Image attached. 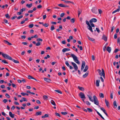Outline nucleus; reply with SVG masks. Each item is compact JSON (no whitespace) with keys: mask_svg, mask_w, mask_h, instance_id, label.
<instances>
[{"mask_svg":"<svg viewBox=\"0 0 120 120\" xmlns=\"http://www.w3.org/2000/svg\"><path fill=\"white\" fill-rule=\"evenodd\" d=\"M33 77L32 76H31L29 75L28 76V78L29 79H33Z\"/></svg>","mask_w":120,"mask_h":120,"instance_id":"obj_52","label":"nucleus"},{"mask_svg":"<svg viewBox=\"0 0 120 120\" xmlns=\"http://www.w3.org/2000/svg\"><path fill=\"white\" fill-rule=\"evenodd\" d=\"M88 72H87L86 73L83 75V77L84 78H85L88 75Z\"/></svg>","mask_w":120,"mask_h":120,"instance_id":"obj_24","label":"nucleus"},{"mask_svg":"<svg viewBox=\"0 0 120 120\" xmlns=\"http://www.w3.org/2000/svg\"><path fill=\"white\" fill-rule=\"evenodd\" d=\"M87 109L88 111L89 112H92V110L90 108H87Z\"/></svg>","mask_w":120,"mask_h":120,"instance_id":"obj_44","label":"nucleus"},{"mask_svg":"<svg viewBox=\"0 0 120 120\" xmlns=\"http://www.w3.org/2000/svg\"><path fill=\"white\" fill-rule=\"evenodd\" d=\"M65 64L68 67H69L70 66V65L68 63V62L67 61H66Z\"/></svg>","mask_w":120,"mask_h":120,"instance_id":"obj_50","label":"nucleus"},{"mask_svg":"<svg viewBox=\"0 0 120 120\" xmlns=\"http://www.w3.org/2000/svg\"><path fill=\"white\" fill-rule=\"evenodd\" d=\"M42 6L41 5H39L37 6V8H42Z\"/></svg>","mask_w":120,"mask_h":120,"instance_id":"obj_63","label":"nucleus"},{"mask_svg":"<svg viewBox=\"0 0 120 120\" xmlns=\"http://www.w3.org/2000/svg\"><path fill=\"white\" fill-rule=\"evenodd\" d=\"M102 74L101 75H100L101 76H103V77L104 78H105V72L104 70L103 69H102Z\"/></svg>","mask_w":120,"mask_h":120,"instance_id":"obj_14","label":"nucleus"},{"mask_svg":"<svg viewBox=\"0 0 120 120\" xmlns=\"http://www.w3.org/2000/svg\"><path fill=\"white\" fill-rule=\"evenodd\" d=\"M5 16L6 18L8 19H9L10 18V16L8 14H7L5 15Z\"/></svg>","mask_w":120,"mask_h":120,"instance_id":"obj_42","label":"nucleus"},{"mask_svg":"<svg viewBox=\"0 0 120 120\" xmlns=\"http://www.w3.org/2000/svg\"><path fill=\"white\" fill-rule=\"evenodd\" d=\"M88 66L86 65L85 67V69L83 70V72H86L88 70Z\"/></svg>","mask_w":120,"mask_h":120,"instance_id":"obj_25","label":"nucleus"},{"mask_svg":"<svg viewBox=\"0 0 120 120\" xmlns=\"http://www.w3.org/2000/svg\"><path fill=\"white\" fill-rule=\"evenodd\" d=\"M100 82V80H96V86H97L98 87L99 86V82Z\"/></svg>","mask_w":120,"mask_h":120,"instance_id":"obj_20","label":"nucleus"},{"mask_svg":"<svg viewBox=\"0 0 120 120\" xmlns=\"http://www.w3.org/2000/svg\"><path fill=\"white\" fill-rule=\"evenodd\" d=\"M36 41L38 42H39L40 41H43V40L42 39L39 38L37 39L36 40Z\"/></svg>","mask_w":120,"mask_h":120,"instance_id":"obj_35","label":"nucleus"},{"mask_svg":"<svg viewBox=\"0 0 120 120\" xmlns=\"http://www.w3.org/2000/svg\"><path fill=\"white\" fill-rule=\"evenodd\" d=\"M11 60L12 61H13L15 63H19V62L18 60H15L13 59L12 58H11Z\"/></svg>","mask_w":120,"mask_h":120,"instance_id":"obj_15","label":"nucleus"},{"mask_svg":"<svg viewBox=\"0 0 120 120\" xmlns=\"http://www.w3.org/2000/svg\"><path fill=\"white\" fill-rule=\"evenodd\" d=\"M25 10L26 8H23L20 10V11H21V12H22L25 11Z\"/></svg>","mask_w":120,"mask_h":120,"instance_id":"obj_48","label":"nucleus"},{"mask_svg":"<svg viewBox=\"0 0 120 120\" xmlns=\"http://www.w3.org/2000/svg\"><path fill=\"white\" fill-rule=\"evenodd\" d=\"M82 12V10L80 9L79 8L78 11V16L79 17L81 13Z\"/></svg>","mask_w":120,"mask_h":120,"instance_id":"obj_22","label":"nucleus"},{"mask_svg":"<svg viewBox=\"0 0 120 120\" xmlns=\"http://www.w3.org/2000/svg\"><path fill=\"white\" fill-rule=\"evenodd\" d=\"M43 98L45 100H48V97L47 96L44 95L43 96Z\"/></svg>","mask_w":120,"mask_h":120,"instance_id":"obj_28","label":"nucleus"},{"mask_svg":"<svg viewBox=\"0 0 120 120\" xmlns=\"http://www.w3.org/2000/svg\"><path fill=\"white\" fill-rule=\"evenodd\" d=\"M34 26V25L33 24H30L29 26V28H31L33 27Z\"/></svg>","mask_w":120,"mask_h":120,"instance_id":"obj_49","label":"nucleus"},{"mask_svg":"<svg viewBox=\"0 0 120 120\" xmlns=\"http://www.w3.org/2000/svg\"><path fill=\"white\" fill-rule=\"evenodd\" d=\"M36 102L37 104H40L41 103L40 102V101L39 100H37L36 101Z\"/></svg>","mask_w":120,"mask_h":120,"instance_id":"obj_61","label":"nucleus"},{"mask_svg":"<svg viewBox=\"0 0 120 120\" xmlns=\"http://www.w3.org/2000/svg\"><path fill=\"white\" fill-rule=\"evenodd\" d=\"M49 117V115L47 114H45L44 116H42L41 117L42 118L44 119L46 117Z\"/></svg>","mask_w":120,"mask_h":120,"instance_id":"obj_26","label":"nucleus"},{"mask_svg":"<svg viewBox=\"0 0 120 120\" xmlns=\"http://www.w3.org/2000/svg\"><path fill=\"white\" fill-rule=\"evenodd\" d=\"M105 102L106 105V106L108 108L110 107L109 102L106 99H105Z\"/></svg>","mask_w":120,"mask_h":120,"instance_id":"obj_11","label":"nucleus"},{"mask_svg":"<svg viewBox=\"0 0 120 120\" xmlns=\"http://www.w3.org/2000/svg\"><path fill=\"white\" fill-rule=\"evenodd\" d=\"M2 56L4 57L6 59H7L9 60H10L11 57L8 56V55L6 54H4L3 53L2 54Z\"/></svg>","mask_w":120,"mask_h":120,"instance_id":"obj_3","label":"nucleus"},{"mask_svg":"<svg viewBox=\"0 0 120 120\" xmlns=\"http://www.w3.org/2000/svg\"><path fill=\"white\" fill-rule=\"evenodd\" d=\"M79 95L80 97L82 99H85L86 98L84 94L82 92H80L79 93Z\"/></svg>","mask_w":120,"mask_h":120,"instance_id":"obj_4","label":"nucleus"},{"mask_svg":"<svg viewBox=\"0 0 120 120\" xmlns=\"http://www.w3.org/2000/svg\"><path fill=\"white\" fill-rule=\"evenodd\" d=\"M50 102L51 104L55 106L56 105V104L53 100H51L50 101Z\"/></svg>","mask_w":120,"mask_h":120,"instance_id":"obj_27","label":"nucleus"},{"mask_svg":"<svg viewBox=\"0 0 120 120\" xmlns=\"http://www.w3.org/2000/svg\"><path fill=\"white\" fill-rule=\"evenodd\" d=\"M71 22L72 23H73L75 22V19L74 18H73L71 19L70 20Z\"/></svg>","mask_w":120,"mask_h":120,"instance_id":"obj_39","label":"nucleus"},{"mask_svg":"<svg viewBox=\"0 0 120 120\" xmlns=\"http://www.w3.org/2000/svg\"><path fill=\"white\" fill-rule=\"evenodd\" d=\"M4 42L6 44H7L8 45H12V44L11 43H9L8 41H7V40H4Z\"/></svg>","mask_w":120,"mask_h":120,"instance_id":"obj_17","label":"nucleus"},{"mask_svg":"<svg viewBox=\"0 0 120 120\" xmlns=\"http://www.w3.org/2000/svg\"><path fill=\"white\" fill-rule=\"evenodd\" d=\"M65 14L64 13H63L60 14V16L61 17H63L64 15Z\"/></svg>","mask_w":120,"mask_h":120,"instance_id":"obj_57","label":"nucleus"},{"mask_svg":"<svg viewBox=\"0 0 120 120\" xmlns=\"http://www.w3.org/2000/svg\"><path fill=\"white\" fill-rule=\"evenodd\" d=\"M102 74L101 75H100L101 76H103V77L104 78H105V72L104 70L103 69H102Z\"/></svg>","mask_w":120,"mask_h":120,"instance_id":"obj_13","label":"nucleus"},{"mask_svg":"<svg viewBox=\"0 0 120 120\" xmlns=\"http://www.w3.org/2000/svg\"><path fill=\"white\" fill-rule=\"evenodd\" d=\"M41 45V42H38L36 44V45L37 46H38Z\"/></svg>","mask_w":120,"mask_h":120,"instance_id":"obj_46","label":"nucleus"},{"mask_svg":"<svg viewBox=\"0 0 120 120\" xmlns=\"http://www.w3.org/2000/svg\"><path fill=\"white\" fill-rule=\"evenodd\" d=\"M21 94L23 96H24L25 95L28 96L29 94L27 93H25L22 92L21 93Z\"/></svg>","mask_w":120,"mask_h":120,"instance_id":"obj_29","label":"nucleus"},{"mask_svg":"<svg viewBox=\"0 0 120 120\" xmlns=\"http://www.w3.org/2000/svg\"><path fill=\"white\" fill-rule=\"evenodd\" d=\"M71 63L73 66L75 70L76 71L77 70L78 68L77 65L75 63L72 62H71Z\"/></svg>","mask_w":120,"mask_h":120,"instance_id":"obj_5","label":"nucleus"},{"mask_svg":"<svg viewBox=\"0 0 120 120\" xmlns=\"http://www.w3.org/2000/svg\"><path fill=\"white\" fill-rule=\"evenodd\" d=\"M61 113L63 115H65L67 114H68V113L67 112H61Z\"/></svg>","mask_w":120,"mask_h":120,"instance_id":"obj_51","label":"nucleus"},{"mask_svg":"<svg viewBox=\"0 0 120 120\" xmlns=\"http://www.w3.org/2000/svg\"><path fill=\"white\" fill-rule=\"evenodd\" d=\"M55 91L58 93L60 94H62V92L58 90H55Z\"/></svg>","mask_w":120,"mask_h":120,"instance_id":"obj_47","label":"nucleus"},{"mask_svg":"<svg viewBox=\"0 0 120 120\" xmlns=\"http://www.w3.org/2000/svg\"><path fill=\"white\" fill-rule=\"evenodd\" d=\"M70 55L73 58L75 62L77 64H80V62L78 60V58L77 57L73 54H71Z\"/></svg>","mask_w":120,"mask_h":120,"instance_id":"obj_1","label":"nucleus"},{"mask_svg":"<svg viewBox=\"0 0 120 120\" xmlns=\"http://www.w3.org/2000/svg\"><path fill=\"white\" fill-rule=\"evenodd\" d=\"M85 65V61H82V65L81 68V70H82L84 69Z\"/></svg>","mask_w":120,"mask_h":120,"instance_id":"obj_6","label":"nucleus"},{"mask_svg":"<svg viewBox=\"0 0 120 120\" xmlns=\"http://www.w3.org/2000/svg\"><path fill=\"white\" fill-rule=\"evenodd\" d=\"M100 97L101 98H104V94H103L101 93L99 94Z\"/></svg>","mask_w":120,"mask_h":120,"instance_id":"obj_34","label":"nucleus"},{"mask_svg":"<svg viewBox=\"0 0 120 120\" xmlns=\"http://www.w3.org/2000/svg\"><path fill=\"white\" fill-rule=\"evenodd\" d=\"M32 3L30 4H26V6H27L28 8H30L32 6Z\"/></svg>","mask_w":120,"mask_h":120,"instance_id":"obj_31","label":"nucleus"},{"mask_svg":"<svg viewBox=\"0 0 120 120\" xmlns=\"http://www.w3.org/2000/svg\"><path fill=\"white\" fill-rule=\"evenodd\" d=\"M87 27L88 29L91 32H93V31L92 30V26H90V25L88 26Z\"/></svg>","mask_w":120,"mask_h":120,"instance_id":"obj_12","label":"nucleus"},{"mask_svg":"<svg viewBox=\"0 0 120 120\" xmlns=\"http://www.w3.org/2000/svg\"><path fill=\"white\" fill-rule=\"evenodd\" d=\"M9 115L12 118H13L14 117V114H12L11 112H9Z\"/></svg>","mask_w":120,"mask_h":120,"instance_id":"obj_16","label":"nucleus"},{"mask_svg":"<svg viewBox=\"0 0 120 120\" xmlns=\"http://www.w3.org/2000/svg\"><path fill=\"white\" fill-rule=\"evenodd\" d=\"M115 29V27L114 26H113L111 27V32H113V30L114 29Z\"/></svg>","mask_w":120,"mask_h":120,"instance_id":"obj_53","label":"nucleus"},{"mask_svg":"<svg viewBox=\"0 0 120 120\" xmlns=\"http://www.w3.org/2000/svg\"><path fill=\"white\" fill-rule=\"evenodd\" d=\"M88 38L89 40L93 41L94 40V39L93 38H90V37L89 36H88Z\"/></svg>","mask_w":120,"mask_h":120,"instance_id":"obj_36","label":"nucleus"},{"mask_svg":"<svg viewBox=\"0 0 120 120\" xmlns=\"http://www.w3.org/2000/svg\"><path fill=\"white\" fill-rule=\"evenodd\" d=\"M97 71L99 74V75L100 76L102 74V72L101 71L100 69H98Z\"/></svg>","mask_w":120,"mask_h":120,"instance_id":"obj_40","label":"nucleus"},{"mask_svg":"<svg viewBox=\"0 0 120 120\" xmlns=\"http://www.w3.org/2000/svg\"><path fill=\"white\" fill-rule=\"evenodd\" d=\"M44 80L47 82H50L51 80L50 79L47 78H44Z\"/></svg>","mask_w":120,"mask_h":120,"instance_id":"obj_19","label":"nucleus"},{"mask_svg":"<svg viewBox=\"0 0 120 120\" xmlns=\"http://www.w3.org/2000/svg\"><path fill=\"white\" fill-rule=\"evenodd\" d=\"M78 88L79 89V90L82 91H84V88L82 87H80L79 86H78Z\"/></svg>","mask_w":120,"mask_h":120,"instance_id":"obj_32","label":"nucleus"},{"mask_svg":"<svg viewBox=\"0 0 120 120\" xmlns=\"http://www.w3.org/2000/svg\"><path fill=\"white\" fill-rule=\"evenodd\" d=\"M116 101H114L113 103V105L114 106V107L115 108H116L117 107V106L116 105Z\"/></svg>","mask_w":120,"mask_h":120,"instance_id":"obj_30","label":"nucleus"},{"mask_svg":"<svg viewBox=\"0 0 120 120\" xmlns=\"http://www.w3.org/2000/svg\"><path fill=\"white\" fill-rule=\"evenodd\" d=\"M8 101L6 99H4L3 100V101L4 103H6L8 102Z\"/></svg>","mask_w":120,"mask_h":120,"instance_id":"obj_58","label":"nucleus"},{"mask_svg":"<svg viewBox=\"0 0 120 120\" xmlns=\"http://www.w3.org/2000/svg\"><path fill=\"white\" fill-rule=\"evenodd\" d=\"M43 26L45 27H47L49 25L48 23L43 24Z\"/></svg>","mask_w":120,"mask_h":120,"instance_id":"obj_43","label":"nucleus"},{"mask_svg":"<svg viewBox=\"0 0 120 120\" xmlns=\"http://www.w3.org/2000/svg\"><path fill=\"white\" fill-rule=\"evenodd\" d=\"M106 50L109 52L110 53L111 51V48L110 47L108 46Z\"/></svg>","mask_w":120,"mask_h":120,"instance_id":"obj_21","label":"nucleus"},{"mask_svg":"<svg viewBox=\"0 0 120 120\" xmlns=\"http://www.w3.org/2000/svg\"><path fill=\"white\" fill-rule=\"evenodd\" d=\"M12 87H13L16 88V85L12 83Z\"/></svg>","mask_w":120,"mask_h":120,"instance_id":"obj_59","label":"nucleus"},{"mask_svg":"<svg viewBox=\"0 0 120 120\" xmlns=\"http://www.w3.org/2000/svg\"><path fill=\"white\" fill-rule=\"evenodd\" d=\"M55 114L56 116H57L59 117H60V115L59 113L57 112H56L55 113Z\"/></svg>","mask_w":120,"mask_h":120,"instance_id":"obj_54","label":"nucleus"},{"mask_svg":"<svg viewBox=\"0 0 120 120\" xmlns=\"http://www.w3.org/2000/svg\"><path fill=\"white\" fill-rule=\"evenodd\" d=\"M2 62L5 64H8V62L6 61L5 60H2Z\"/></svg>","mask_w":120,"mask_h":120,"instance_id":"obj_45","label":"nucleus"},{"mask_svg":"<svg viewBox=\"0 0 120 120\" xmlns=\"http://www.w3.org/2000/svg\"><path fill=\"white\" fill-rule=\"evenodd\" d=\"M23 15H20V16L18 17L17 18V19H19L22 18L23 17Z\"/></svg>","mask_w":120,"mask_h":120,"instance_id":"obj_62","label":"nucleus"},{"mask_svg":"<svg viewBox=\"0 0 120 120\" xmlns=\"http://www.w3.org/2000/svg\"><path fill=\"white\" fill-rule=\"evenodd\" d=\"M70 50V49L68 48H64L62 50L63 52H65L66 51H69Z\"/></svg>","mask_w":120,"mask_h":120,"instance_id":"obj_18","label":"nucleus"},{"mask_svg":"<svg viewBox=\"0 0 120 120\" xmlns=\"http://www.w3.org/2000/svg\"><path fill=\"white\" fill-rule=\"evenodd\" d=\"M86 24L88 25V26H89L90 25L89 21L87 20H86Z\"/></svg>","mask_w":120,"mask_h":120,"instance_id":"obj_56","label":"nucleus"},{"mask_svg":"<svg viewBox=\"0 0 120 120\" xmlns=\"http://www.w3.org/2000/svg\"><path fill=\"white\" fill-rule=\"evenodd\" d=\"M98 10L99 14H101L102 13V11L100 9H99Z\"/></svg>","mask_w":120,"mask_h":120,"instance_id":"obj_55","label":"nucleus"},{"mask_svg":"<svg viewBox=\"0 0 120 120\" xmlns=\"http://www.w3.org/2000/svg\"><path fill=\"white\" fill-rule=\"evenodd\" d=\"M119 9H117L116 10L113 11L112 12V14H113L117 12H119Z\"/></svg>","mask_w":120,"mask_h":120,"instance_id":"obj_38","label":"nucleus"},{"mask_svg":"<svg viewBox=\"0 0 120 120\" xmlns=\"http://www.w3.org/2000/svg\"><path fill=\"white\" fill-rule=\"evenodd\" d=\"M55 29V27H54V26L53 25H52L51 26V28L50 29V30L51 31H52Z\"/></svg>","mask_w":120,"mask_h":120,"instance_id":"obj_37","label":"nucleus"},{"mask_svg":"<svg viewBox=\"0 0 120 120\" xmlns=\"http://www.w3.org/2000/svg\"><path fill=\"white\" fill-rule=\"evenodd\" d=\"M58 5L60 7H69V6H68L67 5H64L63 4H58Z\"/></svg>","mask_w":120,"mask_h":120,"instance_id":"obj_10","label":"nucleus"},{"mask_svg":"<svg viewBox=\"0 0 120 120\" xmlns=\"http://www.w3.org/2000/svg\"><path fill=\"white\" fill-rule=\"evenodd\" d=\"M91 11L92 12L95 14H96L97 13V8H94L91 9Z\"/></svg>","mask_w":120,"mask_h":120,"instance_id":"obj_9","label":"nucleus"},{"mask_svg":"<svg viewBox=\"0 0 120 120\" xmlns=\"http://www.w3.org/2000/svg\"><path fill=\"white\" fill-rule=\"evenodd\" d=\"M6 96L8 98H10V95L8 94H5Z\"/></svg>","mask_w":120,"mask_h":120,"instance_id":"obj_60","label":"nucleus"},{"mask_svg":"<svg viewBox=\"0 0 120 120\" xmlns=\"http://www.w3.org/2000/svg\"><path fill=\"white\" fill-rule=\"evenodd\" d=\"M89 98L90 100L92 102H94V100L92 99V97L91 96H89L88 95Z\"/></svg>","mask_w":120,"mask_h":120,"instance_id":"obj_33","label":"nucleus"},{"mask_svg":"<svg viewBox=\"0 0 120 120\" xmlns=\"http://www.w3.org/2000/svg\"><path fill=\"white\" fill-rule=\"evenodd\" d=\"M42 113V112L40 111H38L36 113L35 115L36 116H38L39 115H41Z\"/></svg>","mask_w":120,"mask_h":120,"instance_id":"obj_23","label":"nucleus"},{"mask_svg":"<svg viewBox=\"0 0 120 120\" xmlns=\"http://www.w3.org/2000/svg\"><path fill=\"white\" fill-rule=\"evenodd\" d=\"M119 50L118 49H116L114 51V52L115 53H116L118 51H119Z\"/></svg>","mask_w":120,"mask_h":120,"instance_id":"obj_64","label":"nucleus"},{"mask_svg":"<svg viewBox=\"0 0 120 120\" xmlns=\"http://www.w3.org/2000/svg\"><path fill=\"white\" fill-rule=\"evenodd\" d=\"M100 109L101 110H102L104 113H105L106 112L105 109L103 107H100Z\"/></svg>","mask_w":120,"mask_h":120,"instance_id":"obj_41","label":"nucleus"},{"mask_svg":"<svg viewBox=\"0 0 120 120\" xmlns=\"http://www.w3.org/2000/svg\"><path fill=\"white\" fill-rule=\"evenodd\" d=\"M93 98L94 99L93 100L94 103L97 105H98L99 104V103L97 98L95 95L93 96Z\"/></svg>","mask_w":120,"mask_h":120,"instance_id":"obj_2","label":"nucleus"},{"mask_svg":"<svg viewBox=\"0 0 120 120\" xmlns=\"http://www.w3.org/2000/svg\"><path fill=\"white\" fill-rule=\"evenodd\" d=\"M97 21V19L94 18H93L91 19L90 21V23H93V22H96Z\"/></svg>","mask_w":120,"mask_h":120,"instance_id":"obj_7","label":"nucleus"},{"mask_svg":"<svg viewBox=\"0 0 120 120\" xmlns=\"http://www.w3.org/2000/svg\"><path fill=\"white\" fill-rule=\"evenodd\" d=\"M102 39L104 40L105 41H106L107 40V37L105 35L103 34L102 37Z\"/></svg>","mask_w":120,"mask_h":120,"instance_id":"obj_8","label":"nucleus"}]
</instances>
